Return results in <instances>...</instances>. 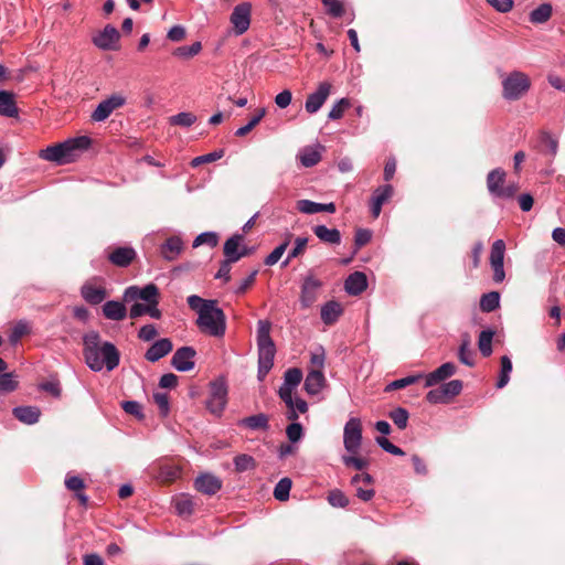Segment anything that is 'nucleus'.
I'll list each match as a JSON object with an SVG mask.
<instances>
[{
    "mask_svg": "<svg viewBox=\"0 0 565 565\" xmlns=\"http://www.w3.org/2000/svg\"><path fill=\"white\" fill-rule=\"evenodd\" d=\"M119 39V31L114 25L107 24L93 38V43L100 50L115 51L118 49Z\"/></svg>",
    "mask_w": 565,
    "mask_h": 565,
    "instance_id": "obj_12",
    "label": "nucleus"
},
{
    "mask_svg": "<svg viewBox=\"0 0 565 565\" xmlns=\"http://www.w3.org/2000/svg\"><path fill=\"white\" fill-rule=\"evenodd\" d=\"M173 349V344L170 339L163 338L156 341L146 352L145 358L149 362H157Z\"/></svg>",
    "mask_w": 565,
    "mask_h": 565,
    "instance_id": "obj_21",
    "label": "nucleus"
},
{
    "mask_svg": "<svg viewBox=\"0 0 565 565\" xmlns=\"http://www.w3.org/2000/svg\"><path fill=\"white\" fill-rule=\"evenodd\" d=\"M350 100L348 98L339 99L329 111V119L337 120L343 117L345 109L350 107Z\"/></svg>",
    "mask_w": 565,
    "mask_h": 565,
    "instance_id": "obj_56",
    "label": "nucleus"
},
{
    "mask_svg": "<svg viewBox=\"0 0 565 565\" xmlns=\"http://www.w3.org/2000/svg\"><path fill=\"white\" fill-rule=\"evenodd\" d=\"M323 282L312 271L302 278L299 302L302 309L310 308L319 298Z\"/></svg>",
    "mask_w": 565,
    "mask_h": 565,
    "instance_id": "obj_7",
    "label": "nucleus"
},
{
    "mask_svg": "<svg viewBox=\"0 0 565 565\" xmlns=\"http://www.w3.org/2000/svg\"><path fill=\"white\" fill-rule=\"evenodd\" d=\"M302 380V372L300 369H288L284 374V383L279 387L278 395L288 407L286 417L288 420H297L298 415L294 409L292 391L300 384Z\"/></svg>",
    "mask_w": 565,
    "mask_h": 565,
    "instance_id": "obj_5",
    "label": "nucleus"
},
{
    "mask_svg": "<svg viewBox=\"0 0 565 565\" xmlns=\"http://www.w3.org/2000/svg\"><path fill=\"white\" fill-rule=\"evenodd\" d=\"M553 8L550 3H542L530 13V21L534 24H542L550 20Z\"/></svg>",
    "mask_w": 565,
    "mask_h": 565,
    "instance_id": "obj_39",
    "label": "nucleus"
},
{
    "mask_svg": "<svg viewBox=\"0 0 565 565\" xmlns=\"http://www.w3.org/2000/svg\"><path fill=\"white\" fill-rule=\"evenodd\" d=\"M367 288L366 275L362 271H354L344 281V290L351 296H359Z\"/></svg>",
    "mask_w": 565,
    "mask_h": 565,
    "instance_id": "obj_19",
    "label": "nucleus"
},
{
    "mask_svg": "<svg viewBox=\"0 0 565 565\" xmlns=\"http://www.w3.org/2000/svg\"><path fill=\"white\" fill-rule=\"evenodd\" d=\"M18 387V382L13 373L0 374V392L10 393Z\"/></svg>",
    "mask_w": 565,
    "mask_h": 565,
    "instance_id": "obj_57",
    "label": "nucleus"
},
{
    "mask_svg": "<svg viewBox=\"0 0 565 565\" xmlns=\"http://www.w3.org/2000/svg\"><path fill=\"white\" fill-rule=\"evenodd\" d=\"M250 13L252 4L249 2H242L233 9L230 20L237 35L248 30L250 25Z\"/></svg>",
    "mask_w": 565,
    "mask_h": 565,
    "instance_id": "obj_11",
    "label": "nucleus"
},
{
    "mask_svg": "<svg viewBox=\"0 0 565 565\" xmlns=\"http://www.w3.org/2000/svg\"><path fill=\"white\" fill-rule=\"evenodd\" d=\"M223 156H224V150H222V149L215 150L213 152L194 158L192 160L191 164H192V167H198L202 163L214 162V161L221 159Z\"/></svg>",
    "mask_w": 565,
    "mask_h": 565,
    "instance_id": "obj_61",
    "label": "nucleus"
},
{
    "mask_svg": "<svg viewBox=\"0 0 565 565\" xmlns=\"http://www.w3.org/2000/svg\"><path fill=\"white\" fill-rule=\"evenodd\" d=\"M362 444V423L360 418L351 417L343 428V446L349 454H358Z\"/></svg>",
    "mask_w": 565,
    "mask_h": 565,
    "instance_id": "obj_8",
    "label": "nucleus"
},
{
    "mask_svg": "<svg viewBox=\"0 0 565 565\" xmlns=\"http://www.w3.org/2000/svg\"><path fill=\"white\" fill-rule=\"evenodd\" d=\"M500 306V295L498 291H490L482 295L480 299V309L483 312H492Z\"/></svg>",
    "mask_w": 565,
    "mask_h": 565,
    "instance_id": "obj_40",
    "label": "nucleus"
},
{
    "mask_svg": "<svg viewBox=\"0 0 565 565\" xmlns=\"http://www.w3.org/2000/svg\"><path fill=\"white\" fill-rule=\"evenodd\" d=\"M291 234L288 233L285 241L279 244L274 250L265 258L264 264L266 266H273L281 258L284 253L286 252L287 247L290 244Z\"/></svg>",
    "mask_w": 565,
    "mask_h": 565,
    "instance_id": "obj_41",
    "label": "nucleus"
},
{
    "mask_svg": "<svg viewBox=\"0 0 565 565\" xmlns=\"http://www.w3.org/2000/svg\"><path fill=\"white\" fill-rule=\"evenodd\" d=\"M138 296L146 302L159 303V289L154 284H148L145 287H139Z\"/></svg>",
    "mask_w": 565,
    "mask_h": 565,
    "instance_id": "obj_46",
    "label": "nucleus"
},
{
    "mask_svg": "<svg viewBox=\"0 0 565 565\" xmlns=\"http://www.w3.org/2000/svg\"><path fill=\"white\" fill-rule=\"evenodd\" d=\"M265 115H266L265 108L258 109L257 113L250 118V120L245 126L238 128L235 131V136L243 137V136L247 135L249 131H252V129L255 126H257L260 122V120L264 118Z\"/></svg>",
    "mask_w": 565,
    "mask_h": 565,
    "instance_id": "obj_49",
    "label": "nucleus"
},
{
    "mask_svg": "<svg viewBox=\"0 0 565 565\" xmlns=\"http://www.w3.org/2000/svg\"><path fill=\"white\" fill-rule=\"evenodd\" d=\"M328 502L334 508H345L349 504V499L339 489H333L328 494Z\"/></svg>",
    "mask_w": 565,
    "mask_h": 565,
    "instance_id": "obj_55",
    "label": "nucleus"
},
{
    "mask_svg": "<svg viewBox=\"0 0 565 565\" xmlns=\"http://www.w3.org/2000/svg\"><path fill=\"white\" fill-rule=\"evenodd\" d=\"M186 301L189 307L198 313L196 324L202 332L216 338L224 335L226 318L223 310L216 307L215 300L191 295Z\"/></svg>",
    "mask_w": 565,
    "mask_h": 565,
    "instance_id": "obj_2",
    "label": "nucleus"
},
{
    "mask_svg": "<svg viewBox=\"0 0 565 565\" xmlns=\"http://www.w3.org/2000/svg\"><path fill=\"white\" fill-rule=\"evenodd\" d=\"M218 243V236L215 232H203L199 234L193 241V247H199L201 245H207L210 247H215Z\"/></svg>",
    "mask_w": 565,
    "mask_h": 565,
    "instance_id": "obj_51",
    "label": "nucleus"
},
{
    "mask_svg": "<svg viewBox=\"0 0 565 565\" xmlns=\"http://www.w3.org/2000/svg\"><path fill=\"white\" fill-rule=\"evenodd\" d=\"M512 372V362L508 355L501 358V372L497 382L498 388H503L510 381V373Z\"/></svg>",
    "mask_w": 565,
    "mask_h": 565,
    "instance_id": "obj_44",
    "label": "nucleus"
},
{
    "mask_svg": "<svg viewBox=\"0 0 565 565\" xmlns=\"http://www.w3.org/2000/svg\"><path fill=\"white\" fill-rule=\"evenodd\" d=\"M297 209L303 214H316L321 212L334 213L337 207L335 204L330 203H318L307 199L297 201Z\"/></svg>",
    "mask_w": 565,
    "mask_h": 565,
    "instance_id": "obj_22",
    "label": "nucleus"
},
{
    "mask_svg": "<svg viewBox=\"0 0 565 565\" xmlns=\"http://www.w3.org/2000/svg\"><path fill=\"white\" fill-rule=\"evenodd\" d=\"M195 355L192 347H181L174 352L171 365L179 372H189L195 366Z\"/></svg>",
    "mask_w": 565,
    "mask_h": 565,
    "instance_id": "obj_13",
    "label": "nucleus"
},
{
    "mask_svg": "<svg viewBox=\"0 0 565 565\" xmlns=\"http://www.w3.org/2000/svg\"><path fill=\"white\" fill-rule=\"evenodd\" d=\"M103 315L109 320L121 321L127 316V309L120 301L108 300L103 306Z\"/></svg>",
    "mask_w": 565,
    "mask_h": 565,
    "instance_id": "obj_31",
    "label": "nucleus"
},
{
    "mask_svg": "<svg viewBox=\"0 0 565 565\" xmlns=\"http://www.w3.org/2000/svg\"><path fill=\"white\" fill-rule=\"evenodd\" d=\"M196 116L192 113L181 111L169 118V121L173 126L190 127L196 121Z\"/></svg>",
    "mask_w": 565,
    "mask_h": 565,
    "instance_id": "obj_47",
    "label": "nucleus"
},
{
    "mask_svg": "<svg viewBox=\"0 0 565 565\" xmlns=\"http://www.w3.org/2000/svg\"><path fill=\"white\" fill-rule=\"evenodd\" d=\"M494 332L492 330H483L479 334L478 347L483 356H489L492 353V339Z\"/></svg>",
    "mask_w": 565,
    "mask_h": 565,
    "instance_id": "obj_43",
    "label": "nucleus"
},
{
    "mask_svg": "<svg viewBox=\"0 0 565 565\" xmlns=\"http://www.w3.org/2000/svg\"><path fill=\"white\" fill-rule=\"evenodd\" d=\"M372 238V232L366 228H359L354 235V253H356L361 247L366 245Z\"/></svg>",
    "mask_w": 565,
    "mask_h": 565,
    "instance_id": "obj_60",
    "label": "nucleus"
},
{
    "mask_svg": "<svg viewBox=\"0 0 565 565\" xmlns=\"http://www.w3.org/2000/svg\"><path fill=\"white\" fill-rule=\"evenodd\" d=\"M376 444L386 452L394 456H404L405 452L402 448L392 444L386 437L381 436L375 438Z\"/></svg>",
    "mask_w": 565,
    "mask_h": 565,
    "instance_id": "obj_58",
    "label": "nucleus"
},
{
    "mask_svg": "<svg viewBox=\"0 0 565 565\" xmlns=\"http://www.w3.org/2000/svg\"><path fill=\"white\" fill-rule=\"evenodd\" d=\"M237 424L250 430H267L269 428L268 416L264 413L242 418Z\"/></svg>",
    "mask_w": 565,
    "mask_h": 565,
    "instance_id": "obj_34",
    "label": "nucleus"
},
{
    "mask_svg": "<svg viewBox=\"0 0 565 565\" xmlns=\"http://www.w3.org/2000/svg\"><path fill=\"white\" fill-rule=\"evenodd\" d=\"M243 238H244L243 235L234 234L224 243L223 252L225 255V259L236 263L242 257H244L245 253H239V250H238V247H239Z\"/></svg>",
    "mask_w": 565,
    "mask_h": 565,
    "instance_id": "obj_29",
    "label": "nucleus"
},
{
    "mask_svg": "<svg viewBox=\"0 0 565 565\" xmlns=\"http://www.w3.org/2000/svg\"><path fill=\"white\" fill-rule=\"evenodd\" d=\"M530 88V77L520 71H513L502 79V97L508 102L521 99Z\"/></svg>",
    "mask_w": 565,
    "mask_h": 565,
    "instance_id": "obj_4",
    "label": "nucleus"
},
{
    "mask_svg": "<svg viewBox=\"0 0 565 565\" xmlns=\"http://www.w3.org/2000/svg\"><path fill=\"white\" fill-rule=\"evenodd\" d=\"M233 463L235 467V471L239 473L255 470L257 467V461L255 460V458L246 454L235 456L233 459Z\"/></svg>",
    "mask_w": 565,
    "mask_h": 565,
    "instance_id": "obj_38",
    "label": "nucleus"
},
{
    "mask_svg": "<svg viewBox=\"0 0 565 565\" xmlns=\"http://www.w3.org/2000/svg\"><path fill=\"white\" fill-rule=\"evenodd\" d=\"M81 295L84 300L90 305H99L107 297L106 289L102 286H95L86 282L81 288Z\"/></svg>",
    "mask_w": 565,
    "mask_h": 565,
    "instance_id": "obj_25",
    "label": "nucleus"
},
{
    "mask_svg": "<svg viewBox=\"0 0 565 565\" xmlns=\"http://www.w3.org/2000/svg\"><path fill=\"white\" fill-rule=\"evenodd\" d=\"M390 418L399 429H405L407 427L409 414L404 407H397L390 412Z\"/></svg>",
    "mask_w": 565,
    "mask_h": 565,
    "instance_id": "obj_50",
    "label": "nucleus"
},
{
    "mask_svg": "<svg viewBox=\"0 0 565 565\" xmlns=\"http://www.w3.org/2000/svg\"><path fill=\"white\" fill-rule=\"evenodd\" d=\"M12 414L21 423L33 425L39 422L41 411L36 406H17L12 409Z\"/></svg>",
    "mask_w": 565,
    "mask_h": 565,
    "instance_id": "obj_27",
    "label": "nucleus"
},
{
    "mask_svg": "<svg viewBox=\"0 0 565 565\" xmlns=\"http://www.w3.org/2000/svg\"><path fill=\"white\" fill-rule=\"evenodd\" d=\"M323 149L321 145L307 146L299 151L297 157L303 167L311 168L320 162Z\"/></svg>",
    "mask_w": 565,
    "mask_h": 565,
    "instance_id": "obj_23",
    "label": "nucleus"
},
{
    "mask_svg": "<svg viewBox=\"0 0 565 565\" xmlns=\"http://www.w3.org/2000/svg\"><path fill=\"white\" fill-rule=\"evenodd\" d=\"M129 315L132 319L139 318L143 315H149L153 319L161 318V311L158 309V303L154 302H147V305L136 302L130 307Z\"/></svg>",
    "mask_w": 565,
    "mask_h": 565,
    "instance_id": "obj_33",
    "label": "nucleus"
},
{
    "mask_svg": "<svg viewBox=\"0 0 565 565\" xmlns=\"http://www.w3.org/2000/svg\"><path fill=\"white\" fill-rule=\"evenodd\" d=\"M291 480L287 477L281 478L275 486L274 498L278 501H287L289 499Z\"/></svg>",
    "mask_w": 565,
    "mask_h": 565,
    "instance_id": "obj_42",
    "label": "nucleus"
},
{
    "mask_svg": "<svg viewBox=\"0 0 565 565\" xmlns=\"http://www.w3.org/2000/svg\"><path fill=\"white\" fill-rule=\"evenodd\" d=\"M394 193V189L391 184L377 186L371 198V213L374 218H377L381 214L382 206L386 203Z\"/></svg>",
    "mask_w": 565,
    "mask_h": 565,
    "instance_id": "obj_15",
    "label": "nucleus"
},
{
    "mask_svg": "<svg viewBox=\"0 0 565 565\" xmlns=\"http://www.w3.org/2000/svg\"><path fill=\"white\" fill-rule=\"evenodd\" d=\"M271 324L267 320H259L257 322V344L274 342L270 338Z\"/></svg>",
    "mask_w": 565,
    "mask_h": 565,
    "instance_id": "obj_53",
    "label": "nucleus"
},
{
    "mask_svg": "<svg viewBox=\"0 0 565 565\" xmlns=\"http://www.w3.org/2000/svg\"><path fill=\"white\" fill-rule=\"evenodd\" d=\"M202 50L201 42L196 41L191 45L179 46L174 50L173 55L181 58H190L199 54Z\"/></svg>",
    "mask_w": 565,
    "mask_h": 565,
    "instance_id": "obj_48",
    "label": "nucleus"
},
{
    "mask_svg": "<svg viewBox=\"0 0 565 565\" xmlns=\"http://www.w3.org/2000/svg\"><path fill=\"white\" fill-rule=\"evenodd\" d=\"M342 312L343 309L341 305L334 300H330L321 307V320L327 326L333 324L338 321Z\"/></svg>",
    "mask_w": 565,
    "mask_h": 565,
    "instance_id": "obj_32",
    "label": "nucleus"
},
{
    "mask_svg": "<svg viewBox=\"0 0 565 565\" xmlns=\"http://www.w3.org/2000/svg\"><path fill=\"white\" fill-rule=\"evenodd\" d=\"M312 232L324 244L335 246L341 244L342 236L338 228H329L326 225L319 224L312 227Z\"/></svg>",
    "mask_w": 565,
    "mask_h": 565,
    "instance_id": "obj_24",
    "label": "nucleus"
},
{
    "mask_svg": "<svg viewBox=\"0 0 565 565\" xmlns=\"http://www.w3.org/2000/svg\"><path fill=\"white\" fill-rule=\"evenodd\" d=\"M0 115L6 117L18 116L14 95L8 90H0Z\"/></svg>",
    "mask_w": 565,
    "mask_h": 565,
    "instance_id": "obj_35",
    "label": "nucleus"
},
{
    "mask_svg": "<svg viewBox=\"0 0 565 565\" xmlns=\"http://www.w3.org/2000/svg\"><path fill=\"white\" fill-rule=\"evenodd\" d=\"M90 138L79 136L70 138L63 142L55 143L42 149L39 157L45 161L56 164H67L76 160L90 146Z\"/></svg>",
    "mask_w": 565,
    "mask_h": 565,
    "instance_id": "obj_3",
    "label": "nucleus"
},
{
    "mask_svg": "<svg viewBox=\"0 0 565 565\" xmlns=\"http://www.w3.org/2000/svg\"><path fill=\"white\" fill-rule=\"evenodd\" d=\"M458 359L467 366L475 365V352L470 348V338L468 334L462 335L461 344L458 350Z\"/></svg>",
    "mask_w": 565,
    "mask_h": 565,
    "instance_id": "obj_36",
    "label": "nucleus"
},
{
    "mask_svg": "<svg viewBox=\"0 0 565 565\" xmlns=\"http://www.w3.org/2000/svg\"><path fill=\"white\" fill-rule=\"evenodd\" d=\"M505 243L503 239L493 242L490 252V265L493 270V281L500 284L505 278L504 273Z\"/></svg>",
    "mask_w": 565,
    "mask_h": 565,
    "instance_id": "obj_9",
    "label": "nucleus"
},
{
    "mask_svg": "<svg viewBox=\"0 0 565 565\" xmlns=\"http://www.w3.org/2000/svg\"><path fill=\"white\" fill-rule=\"evenodd\" d=\"M227 385L224 379H216L210 383L209 397L205 402L211 414L221 417L227 405Z\"/></svg>",
    "mask_w": 565,
    "mask_h": 565,
    "instance_id": "obj_6",
    "label": "nucleus"
},
{
    "mask_svg": "<svg viewBox=\"0 0 565 565\" xmlns=\"http://www.w3.org/2000/svg\"><path fill=\"white\" fill-rule=\"evenodd\" d=\"M258 347V364L274 365L276 348L274 342L260 343Z\"/></svg>",
    "mask_w": 565,
    "mask_h": 565,
    "instance_id": "obj_37",
    "label": "nucleus"
},
{
    "mask_svg": "<svg viewBox=\"0 0 565 565\" xmlns=\"http://www.w3.org/2000/svg\"><path fill=\"white\" fill-rule=\"evenodd\" d=\"M360 482H363L366 486H370L373 482V477L370 473L355 475L351 479V483L355 487L356 497L364 502L370 501L374 497V490L372 488L364 489L359 486Z\"/></svg>",
    "mask_w": 565,
    "mask_h": 565,
    "instance_id": "obj_26",
    "label": "nucleus"
},
{
    "mask_svg": "<svg viewBox=\"0 0 565 565\" xmlns=\"http://www.w3.org/2000/svg\"><path fill=\"white\" fill-rule=\"evenodd\" d=\"M292 423L287 426L286 434L290 443L299 441L303 436V429L301 424L296 420H291Z\"/></svg>",
    "mask_w": 565,
    "mask_h": 565,
    "instance_id": "obj_62",
    "label": "nucleus"
},
{
    "mask_svg": "<svg viewBox=\"0 0 565 565\" xmlns=\"http://www.w3.org/2000/svg\"><path fill=\"white\" fill-rule=\"evenodd\" d=\"M331 92V84L322 82L319 84L316 92L308 95L305 104V109L309 114H316L324 104Z\"/></svg>",
    "mask_w": 565,
    "mask_h": 565,
    "instance_id": "obj_14",
    "label": "nucleus"
},
{
    "mask_svg": "<svg viewBox=\"0 0 565 565\" xmlns=\"http://www.w3.org/2000/svg\"><path fill=\"white\" fill-rule=\"evenodd\" d=\"M121 406H122V409L127 414L134 415V416H136L139 419L143 418L142 406H141V404L139 402H137V401H125L121 404Z\"/></svg>",
    "mask_w": 565,
    "mask_h": 565,
    "instance_id": "obj_64",
    "label": "nucleus"
},
{
    "mask_svg": "<svg viewBox=\"0 0 565 565\" xmlns=\"http://www.w3.org/2000/svg\"><path fill=\"white\" fill-rule=\"evenodd\" d=\"M184 248L183 241L180 236L169 237L161 246V256L169 262L175 260Z\"/></svg>",
    "mask_w": 565,
    "mask_h": 565,
    "instance_id": "obj_20",
    "label": "nucleus"
},
{
    "mask_svg": "<svg viewBox=\"0 0 565 565\" xmlns=\"http://www.w3.org/2000/svg\"><path fill=\"white\" fill-rule=\"evenodd\" d=\"M222 480L212 473H202L194 480L195 489L206 495H213L222 488Z\"/></svg>",
    "mask_w": 565,
    "mask_h": 565,
    "instance_id": "obj_16",
    "label": "nucleus"
},
{
    "mask_svg": "<svg viewBox=\"0 0 565 565\" xmlns=\"http://www.w3.org/2000/svg\"><path fill=\"white\" fill-rule=\"evenodd\" d=\"M326 383V377L320 370H311L303 383V388L309 395H317L322 390Z\"/></svg>",
    "mask_w": 565,
    "mask_h": 565,
    "instance_id": "obj_28",
    "label": "nucleus"
},
{
    "mask_svg": "<svg viewBox=\"0 0 565 565\" xmlns=\"http://www.w3.org/2000/svg\"><path fill=\"white\" fill-rule=\"evenodd\" d=\"M83 355L85 363L94 372L104 367L113 371L120 362V353L115 344L102 341L100 334L94 330L83 335Z\"/></svg>",
    "mask_w": 565,
    "mask_h": 565,
    "instance_id": "obj_1",
    "label": "nucleus"
},
{
    "mask_svg": "<svg viewBox=\"0 0 565 565\" xmlns=\"http://www.w3.org/2000/svg\"><path fill=\"white\" fill-rule=\"evenodd\" d=\"M423 377H424V374H415V375H408V376L395 380L387 385L386 391L404 388L406 386H409V385L418 382Z\"/></svg>",
    "mask_w": 565,
    "mask_h": 565,
    "instance_id": "obj_52",
    "label": "nucleus"
},
{
    "mask_svg": "<svg viewBox=\"0 0 565 565\" xmlns=\"http://www.w3.org/2000/svg\"><path fill=\"white\" fill-rule=\"evenodd\" d=\"M308 244L307 237H297L295 239L294 247L289 250L286 259L282 262V267L288 266V264L294 259L299 257L306 249V246Z\"/></svg>",
    "mask_w": 565,
    "mask_h": 565,
    "instance_id": "obj_45",
    "label": "nucleus"
},
{
    "mask_svg": "<svg viewBox=\"0 0 565 565\" xmlns=\"http://www.w3.org/2000/svg\"><path fill=\"white\" fill-rule=\"evenodd\" d=\"M457 371V366L452 362L441 364L435 371L425 375V386L431 387L439 382L452 376Z\"/></svg>",
    "mask_w": 565,
    "mask_h": 565,
    "instance_id": "obj_18",
    "label": "nucleus"
},
{
    "mask_svg": "<svg viewBox=\"0 0 565 565\" xmlns=\"http://www.w3.org/2000/svg\"><path fill=\"white\" fill-rule=\"evenodd\" d=\"M505 172L501 168H497L491 170L487 175V189L492 198H498L499 195H509L511 192L502 191V186L505 181Z\"/></svg>",
    "mask_w": 565,
    "mask_h": 565,
    "instance_id": "obj_17",
    "label": "nucleus"
},
{
    "mask_svg": "<svg viewBox=\"0 0 565 565\" xmlns=\"http://www.w3.org/2000/svg\"><path fill=\"white\" fill-rule=\"evenodd\" d=\"M126 98L119 94H113L108 98L100 102L92 114V119L96 122L106 120L111 113L124 106Z\"/></svg>",
    "mask_w": 565,
    "mask_h": 565,
    "instance_id": "obj_10",
    "label": "nucleus"
},
{
    "mask_svg": "<svg viewBox=\"0 0 565 565\" xmlns=\"http://www.w3.org/2000/svg\"><path fill=\"white\" fill-rule=\"evenodd\" d=\"M440 387H441L446 398L449 402L452 397H455L461 393L462 382L460 380H451V381L443 384Z\"/></svg>",
    "mask_w": 565,
    "mask_h": 565,
    "instance_id": "obj_54",
    "label": "nucleus"
},
{
    "mask_svg": "<svg viewBox=\"0 0 565 565\" xmlns=\"http://www.w3.org/2000/svg\"><path fill=\"white\" fill-rule=\"evenodd\" d=\"M323 6L327 8L329 15L333 18H341L344 13V8L339 0H321Z\"/></svg>",
    "mask_w": 565,
    "mask_h": 565,
    "instance_id": "obj_59",
    "label": "nucleus"
},
{
    "mask_svg": "<svg viewBox=\"0 0 565 565\" xmlns=\"http://www.w3.org/2000/svg\"><path fill=\"white\" fill-rule=\"evenodd\" d=\"M342 461L347 467H353L356 470H363L369 465L366 459L355 457L353 454L350 456H342Z\"/></svg>",
    "mask_w": 565,
    "mask_h": 565,
    "instance_id": "obj_63",
    "label": "nucleus"
},
{
    "mask_svg": "<svg viewBox=\"0 0 565 565\" xmlns=\"http://www.w3.org/2000/svg\"><path fill=\"white\" fill-rule=\"evenodd\" d=\"M136 257V252L132 247H117L110 255L109 260L118 267H127Z\"/></svg>",
    "mask_w": 565,
    "mask_h": 565,
    "instance_id": "obj_30",
    "label": "nucleus"
}]
</instances>
